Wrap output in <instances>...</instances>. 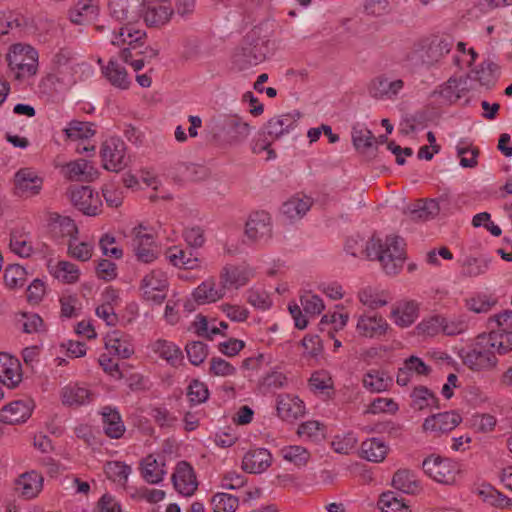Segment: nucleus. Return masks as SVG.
<instances>
[{
    "label": "nucleus",
    "mask_w": 512,
    "mask_h": 512,
    "mask_svg": "<svg viewBox=\"0 0 512 512\" xmlns=\"http://www.w3.org/2000/svg\"><path fill=\"white\" fill-rule=\"evenodd\" d=\"M345 251L354 257L378 260L389 275L397 274L405 261L404 240L399 236H387L384 243L375 236L366 242L362 238L350 237L346 240Z\"/></svg>",
    "instance_id": "nucleus-1"
},
{
    "label": "nucleus",
    "mask_w": 512,
    "mask_h": 512,
    "mask_svg": "<svg viewBox=\"0 0 512 512\" xmlns=\"http://www.w3.org/2000/svg\"><path fill=\"white\" fill-rule=\"evenodd\" d=\"M273 24L263 21L251 29L244 37L241 46L233 55V64L243 71L266 60L271 53L270 37Z\"/></svg>",
    "instance_id": "nucleus-2"
},
{
    "label": "nucleus",
    "mask_w": 512,
    "mask_h": 512,
    "mask_svg": "<svg viewBox=\"0 0 512 512\" xmlns=\"http://www.w3.org/2000/svg\"><path fill=\"white\" fill-rule=\"evenodd\" d=\"M454 41L450 36H432L416 42L406 56V61L413 68L430 69L450 53Z\"/></svg>",
    "instance_id": "nucleus-3"
},
{
    "label": "nucleus",
    "mask_w": 512,
    "mask_h": 512,
    "mask_svg": "<svg viewBox=\"0 0 512 512\" xmlns=\"http://www.w3.org/2000/svg\"><path fill=\"white\" fill-rule=\"evenodd\" d=\"M216 140L239 144L250 134V125L237 115L213 117L207 125Z\"/></svg>",
    "instance_id": "nucleus-4"
},
{
    "label": "nucleus",
    "mask_w": 512,
    "mask_h": 512,
    "mask_svg": "<svg viewBox=\"0 0 512 512\" xmlns=\"http://www.w3.org/2000/svg\"><path fill=\"white\" fill-rule=\"evenodd\" d=\"M495 335L496 333L494 331L488 336L479 335L471 349L467 351L462 350L460 357L463 364L473 371L493 368L497 363V358L490 348H495L496 346V341L494 340Z\"/></svg>",
    "instance_id": "nucleus-5"
},
{
    "label": "nucleus",
    "mask_w": 512,
    "mask_h": 512,
    "mask_svg": "<svg viewBox=\"0 0 512 512\" xmlns=\"http://www.w3.org/2000/svg\"><path fill=\"white\" fill-rule=\"evenodd\" d=\"M8 66L16 71V77H25L36 74L38 66V52L30 45L14 44L6 56Z\"/></svg>",
    "instance_id": "nucleus-6"
},
{
    "label": "nucleus",
    "mask_w": 512,
    "mask_h": 512,
    "mask_svg": "<svg viewBox=\"0 0 512 512\" xmlns=\"http://www.w3.org/2000/svg\"><path fill=\"white\" fill-rule=\"evenodd\" d=\"M423 471L438 483L453 485L460 473L457 462L450 458H442L439 455H430L423 460Z\"/></svg>",
    "instance_id": "nucleus-7"
},
{
    "label": "nucleus",
    "mask_w": 512,
    "mask_h": 512,
    "mask_svg": "<svg viewBox=\"0 0 512 512\" xmlns=\"http://www.w3.org/2000/svg\"><path fill=\"white\" fill-rule=\"evenodd\" d=\"M125 150V143L119 138H110L103 142L100 154L104 169L121 171L127 165Z\"/></svg>",
    "instance_id": "nucleus-8"
},
{
    "label": "nucleus",
    "mask_w": 512,
    "mask_h": 512,
    "mask_svg": "<svg viewBox=\"0 0 512 512\" xmlns=\"http://www.w3.org/2000/svg\"><path fill=\"white\" fill-rule=\"evenodd\" d=\"M35 408L32 399L14 400L0 410V422L4 424H19L26 422Z\"/></svg>",
    "instance_id": "nucleus-9"
},
{
    "label": "nucleus",
    "mask_w": 512,
    "mask_h": 512,
    "mask_svg": "<svg viewBox=\"0 0 512 512\" xmlns=\"http://www.w3.org/2000/svg\"><path fill=\"white\" fill-rule=\"evenodd\" d=\"M245 234L253 242L269 239L272 235L270 214L266 211L251 213L245 225Z\"/></svg>",
    "instance_id": "nucleus-10"
},
{
    "label": "nucleus",
    "mask_w": 512,
    "mask_h": 512,
    "mask_svg": "<svg viewBox=\"0 0 512 512\" xmlns=\"http://www.w3.org/2000/svg\"><path fill=\"white\" fill-rule=\"evenodd\" d=\"M70 199L73 205L87 216H96L102 206L101 200L93 195L90 186H74L70 188Z\"/></svg>",
    "instance_id": "nucleus-11"
},
{
    "label": "nucleus",
    "mask_w": 512,
    "mask_h": 512,
    "mask_svg": "<svg viewBox=\"0 0 512 512\" xmlns=\"http://www.w3.org/2000/svg\"><path fill=\"white\" fill-rule=\"evenodd\" d=\"M171 480L175 490L186 497L193 495L198 487L194 469L187 461L177 463Z\"/></svg>",
    "instance_id": "nucleus-12"
},
{
    "label": "nucleus",
    "mask_w": 512,
    "mask_h": 512,
    "mask_svg": "<svg viewBox=\"0 0 512 512\" xmlns=\"http://www.w3.org/2000/svg\"><path fill=\"white\" fill-rule=\"evenodd\" d=\"M14 185L18 196H34L40 193L43 179L32 168H21L15 173Z\"/></svg>",
    "instance_id": "nucleus-13"
},
{
    "label": "nucleus",
    "mask_w": 512,
    "mask_h": 512,
    "mask_svg": "<svg viewBox=\"0 0 512 512\" xmlns=\"http://www.w3.org/2000/svg\"><path fill=\"white\" fill-rule=\"evenodd\" d=\"M143 230H146V227L142 224L134 227L132 230L134 236L132 242L133 251L139 261L150 263L157 258V253L153 249L154 237L152 234L142 233Z\"/></svg>",
    "instance_id": "nucleus-14"
},
{
    "label": "nucleus",
    "mask_w": 512,
    "mask_h": 512,
    "mask_svg": "<svg viewBox=\"0 0 512 512\" xmlns=\"http://www.w3.org/2000/svg\"><path fill=\"white\" fill-rule=\"evenodd\" d=\"M144 0H109L110 15L119 21L135 22L141 18Z\"/></svg>",
    "instance_id": "nucleus-15"
},
{
    "label": "nucleus",
    "mask_w": 512,
    "mask_h": 512,
    "mask_svg": "<svg viewBox=\"0 0 512 512\" xmlns=\"http://www.w3.org/2000/svg\"><path fill=\"white\" fill-rule=\"evenodd\" d=\"M253 276L252 270L244 265L227 264L220 273L221 289H238L248 283Z\"/></svg>",
    "instance_id": "nucleus-16"
},
{
    "label": "nucleus",
    "mask_w": 512,
    "mask_h": 512,
    "mask_svg": "<svg viewBox=\"0 0 512 512\" xmlns=\"http://www.w3.org/2000/svg\"><path fill=\"white\" fill-rule=\"evenodd\" d=\"M462 421L460 414L455 411L441 412L427 417L423 423L425 431L448 433L456 428Z\"/></svg>",
    "instance_id": "nucleus-17"
},
{
    "label": "nucleus",
    "mask_w": 512,
    "mask_h": 512,
    "mask_svg": "<svg viewBox=\"0 0 512 512\" xmlns=\"http://www.w3.org/2000/svg\"><path fill=\"white\" fill-rule=\"evenodd\" d=\"M22 380L19 360L8 353L0 352V381L9 388H15Z\"/></svg>",
    "instance_id": "nucleus-18"
},
{
    "label": "nucleus",
    "mask_w": 512,
    "mask_h": 512,
    "mask_svg": "<svg viewBox=\"0 0 512 512\" xmlns=\"http://www.w3.org/2000/svg\"><path fill=\"white\" fill-rule=\"evenodd\" d=\"M300 112L287 113L278 117L271 118L262 129L263 135H268L273 139H278L292 129L300 118Z\"/></svg>",
    "instance_id": "nucleus-19"
},
{
    "label": "nucleus",
    "mask_w": 512,
    "mask_h": 512,
    "mask_svg": "<svg viewBox=\"0 0 512 512\" xmlns=\"http://www.w3.org/2000/svg\"><path fill=\"white\" fill-rule=\"evenodd\" d=\"M272 462V456L267 449L257 448L248 451L242 460V469L248 473L258 474L265 471Z\"/></svg>",
    "instance_id": "nucleus-20"
},
{
    "label": "nucleus",
    "mask_w": 512,
    "mask_h": 512,
    "mask_svg": "<svg viewBox=\"0 0 512 512\" xmlns=\"http://www.w3.org/2000/svg\"><path fill=\"white\" fill-rule=\"evenodd\" d=\"M388 327L386 320L377 314L362 315L357 322L359 334L370 338L384 335Z\"/></svg>",
    "instance_id": "nucleus-21"
},
{
    "label": "nucleus",
    "mask_w": 512,
    "mask_h": 512,
    "mask_svg": "<svg viewBox=\"0 0 512 512\" xmlns=\"http://www.w3.org/2000/svg\"><path fill=\"white\" fill-rule=\"evenodd\" d=\"M173 9L164 5H150L143 2L141 18L148 27H160L166 24L173 14Z\"/></svg>",
    "instance_id": "nucleus-22"
},
{
    "label": "nucleus",
    "mask_w": 512,
    "mask_h": 512,
    "mask_svg": "<svg viewBox=\"0 0 512 512\" xmlns=\"http://www.w3.org/2000/svg\"><path fill=\"white\" fill-rule=\"evenodd\" d=\"M404 82L401 79L389 81L384 77H377L369 85V94L376 99L392 98L403 88Z\"/></svg>",
    "instance_id": "nucleus-23"
},
{
    "label": "nucleus",
    "mask_w": 512,
    "mask_h": 512,
    "mask_svg": "<svg viewBox=\"0 0 512 512\" xmlns=\"http://www.w3.org/2000/svg\"><path fill=\"white\" fill-rule=\"evenodd\" d=\"M105 347L108 350H113L115 355L123 359L129 358L134 353L128 336L119 330H113L106 335Z\"/></svg>",
    "instance_id": "nucleus-24"
},
{
    "label": "nucleus",
    "mask_w": 512,
    "mask_h": 512,
    "mask_svg": "<svg viewBox=\"0 0 512 512\" xmlns=\"http://www.w3.org/2000/svg\"><path fill=\"white\" fill-rule=\"evenodd\" d=\"M101 414L105 434L113 439L122 437L125 432V426L120 413L115 408L106 406Z\"/></svg>",
    "instance_id": "nucleus-25"
},
{
    "label": "nucleus",
    "mask_w": 512,
    "mask_h": 512,
    "mask_svg": "<svg viewBox=\"0 0 512 512\" xmlns=\"http://www.w3.org/2000/svg\"><path fill=\"white\" fill-rule=\"evenodd\" d=\"M43 486V478L35 471L22 474L16 481V490L20 491L25 499L37 496Z\"/></svg>",
    "instance_id": "nucleus-26"
},
{
    "label": "nucleus",
    "mask_w": 512,
    "mask_h": 512,
    "mask_svg": "<svg viewBox=\"0 0 512 512\" xmlns=\"http://www.w3.org/2000/svg\"><path fill=\"white\" fill-rule=\"evenodd\" d=\"M152 350L173 367L181 364L184 358L181 349L176 344L164 339L155 341Z\"/></svg>",
    "instance_id": "nucleus-27"
},
{
    "label": "nucleus",
    "mask_w": 512,
    "mask_h": 512,
    "mask_svg": "<svg viewBox=\"0 0 512 512\" xmlns=\"http://www.w3.org/2000/svg\"><path fill=\"white\" fill-rule=\"evenodd\" d=\"M60 395L62 404L65 406H81L89 403L92 399L90 390L77 384L63 387Z\"/></svg>",
    "instance_id": "nucleus-28"
},
{
    "label": "nucleus",
    "mask_w": 512,
    "mask_h": 512,
    "mask_svg": "<svg viewBox=\"0 0 512 512\" xmlns=\"http://www.w3.org/2000/svg\"><path fill=\"white\" fill-rule=\"evenodd\" d=\"M439 211L440 206L436 199H426L418 200L407 213L411 220L426 221L438 215Z\"/></svg>",
    "instance_id": "nucleus-29"
},
{
    "label": "nucleus",
    "mask_w": 512,
    "mask_h": 512,
    "mask_svg": "<svg viewBox=\"0 0 512 512\" xmlns=\"http://www.w3.org/2000/svg\"><path fill=\"white\" fill-rule=\"evenodd\" d=\"M388 452V446L379 438H371L362 442L360 456L370 462H382Z\"/></svg>",
    "instance_id": "nucleus-30"
},
{
    "label": "nucleus",
    "mask_w": 512,
    "mask_h": 512,
    "mask_svg": "<svg viewBox=\"0 0 512 512\" xmlns=\"http://www.w3.org/2000/svg\"><path fill=\"white\" fill-rule=\"evenodd\" d=\"M192 296L198 305L216 302L223 298V289L215 288L214 279H207L203 281L197 288L194 289Z\"/></svg>",
    "instance_id": "nucleus-31"
},
{
    "label": "nucleus",
    "mask_w": 512,
    "mask_h": 512,
    "mask_svg": "<svg viewBox=\"0 0 512 512\" xmlns=\"http://www.w3.org/2000/svg\"><path fill=\"white\" fill-rule=\"evenodd\" d=\"M466 91H468L466 78H450L441 87L439 94L446 102L452 104L457 102Z\"/></svg>",
    "instance_id": "nucleus-32"
},
{
    "label": "nucleus",
    "mask_w": 512,
    "mask_h": 512,
    "mask_svg": "<svg viewBox=\"0 0 512 512\" xmlns=\"http://www.w3.org/2000/svg\"><path fill=\"white\" fill-rule=\"evenodd\" d=\"M102 72L113 86L120 89L129 88L130 81L127 71L116 60L110 59L107 66L103 67Z\"/></svg>",
    "instance_id": "nucleus-33"
},
{
    "label": "nucleus",
    "mask_w": 512,
    "mask_h": 512,
    "mask_svg": "<svg viewBox=\"0 0 512 512\" xmlns=\"http://www.w3.org/2000/svg\"><path fill=\"white\" fill-rule=\"evenodd\" d=\"M97 11L98 7L95 3L79 0L76 7L69 10V19L76 25H86Z\"/></svg>",
    "instance_id": "nucleus-34"
},
{
    "label": "nucleus",
    "mask_w": 512,
    "mask_h": 512,
    "mask_svg": "<svg viewBox=\"0 0 512 512\" xmlns=\"http://www.w3.org/2000/svg\"><path fill=\"white\" fill-rule=\"evenodd\" d=\"M141 473L144 480L150 484H158L163 480L166 470L164 469L165 463H162V467H159L157 459L153 455H148L141 462Z\"/></svg>",
    "instance_id": "nucleus-35"
},
{
    "label": "nucleus",
    "mask_w": 512,
    "mask_h": 512,
    "mask_svg": "<svg viewBox=\"0 0 512 512\" xmlns=\"http://www.w3.org/2000/svg\"><path fill=\"white\" fill-rule=\"evenodd\" d=\"M391 316L395 318V323L398 326L408 327L418 317V304L415 301H408L393 309Z\"/></svg>",
    "instance_id": "nucleus-36"
},
{
    "label": "nucleus",
    "mask_w": 512,
    "mask_h": 512,
    "mask_svg": "<svg viewBox=\"0 0 512 512\" xmlns=\"http://www.w3.org/2000/svg\"><path fill=\"white\" fill-rule=\"evenodd\" d=\"M145 38V31L134 29L132 22H128V24L119 30V33L115 36V40H112L111 43L118 46L125 43L143 46Z\"/></svg>",
    "instance_id": "nucleus-37"
},
{
    "label": "nucleus",
    "mask_w": 512,
    "mask_h": 512,
    "mask_svg": "<svg viewBox=\"0 0 512 512\" xmlns=\"http://www.w3.org/2000/svg\"><path fill=\"white\" fill-rule=\"evenodd\" d=\"M392 486L406 494H414L419 488V483L410 470L400 469L392 478Z\"/></svg>",
    "instance_id": "nucleus-38"
},
{
    "label": "nucleus",
    "mask_w": 512,
    "mask_h": 512,
    "mask_svg": "<svg viewBox=\"0 0 512 512\" xmlns=\"http://www.w3.org/2000/svg\"><path fill=\"white\" fill-rule=\"evenodd\" d=\"M311 207L309 198H292L282 204L281 212L289 220H295L303 217Z\"/></svg>",
    "instance_id": "nucleus-39"
},
{
    "label": "nucleus",
    "mask_w": 512,
    "mask_h": 512,
    "mask_svg": "<svg viewBox=\"0 0 512 512\" xmlns=\"http://www.w3.org/2000/svg\"><path fill=\"white\" fill-rule=\"evenodd\" d=\"M352 142L355 149L365 153L374 145L375 136L372 131L362 125H355L351 132Z\"/></svg>",
    "instance_id": "nucleus-40"
},
{
    "label": "nucleus",
    "mask_w": 512,
    "mask_h": 512,
    "mask_svg": "<svg viewBox=\"0 0 512 512\" xmlns=\"http://www.w3.org/2000/svg\"><path fill=\"white\" fill-rule=\"evenodd\" d=\"M499 69L498 65L492 61H484L481 63L480 68L473 71L475 74L474 79L477 80L481 86L492 88L496 83L495 72Z\"/></svg>",
    "instance_id": "nucleus-41"
},
{
    "label": "nucleus",
    "mask_w": 512,
    "mask_h": 512,
    "mask_svg": "<svg viewBox=\"0 0 512 512\" xmlns=\"http://www.w3.org/2000/svg\"><path fill=\"white\" fill-rule=\"evenodd\" d=\"M384 373L379 370H370L363 377V385L371 392H382L388 389L392 379L384 377Z\"/></svg>",
    "instance_id": "nucleus-42"
},
{
    "label": "nucleus",
    "mask_w": 512,
    "mask_h": 512,
    "mask_svg": "<svg viewBox=\"0 0 512 512\" xmlns=\"http://www.w3.org/2000/svg\"><path fill=\"white\" fill-rule=\"evenodd\" d=\"M168 258L174 266L179 268L194 269L198 266V259L193 256L192 251H184L174 247L169 249Z\"/></svg>",
    "instance_id": "nucleus-43"
},
{
    "label": "nucleus",
    "mask_w": 512,
    "mask_h": 512,
    "mask_svg": "<svg viewBox=\"0 0 512 512\" xmlns=\"http://www.w3.org/2000/svg\"><path fill=\"white\" fill-rule=\"evenodd\" d=\"M27 272L24 267L19 264L8 265L4 270V282L11 289L24 286Z\"/></svg>",
    "instance_id": "nucleus-44"
},
{
    "label": "nucleus",
    "mask_w": 512,
    "mask_h": 512,
    "mask_svg": "<svg viewBox=\"0 0 512 512\" xmlns=\"http://www.w3.org/2000/svg\"><path fill=\"white\" fill-rule=\"evenodd\" d=\"M66 136L71 140L88 139L95 134L93 123L72 120L64 129Z\"/></svg>",
    "instance_id": "nucleus-45"
},
{
    "label": "nucleus",
    "mask_w": 512,
    "mask_h": 512,
    "mask_svg": "<svg viewBox=\"0 0 512 512\" xmlns=\"http://www.w3.org/2000/svg\"><path fill=\"white\" fill-rule=\"evenodd\" d=\"M490 262L491 259L484 256L479 258L467 257L462 265V274L469 277H476L484 274L488 270Z\"/></svg>",
    "instance_id": "nucleus-46"
},
{
    "label": "nucleus",
    "mask_w": 512,
    "mask_h": 512,
    "mask_svg": "<svg viewBox=\"0 0 512 512\" xmlns=\"http://www.w3.org/2000/svg\"><path fill=\"white\" fill-rule=\"evenodd\" d=\"M51 273L62 282L71 284L77 282L80 271L78 267L71 262L59 261Z\"/></svg>",
    "instance_id": "nucleus-47"
},
{
    "label": "nucleus",
    "mask_w": 512,
    "mask_h": 512,
    "mask_svg": "<svg viewBox=\"0 0 512 512\" xmlns=\"http://www.w3.org/2000/svg\"><path fill=\"white\" fill-rule=\"evenodd\" d=\"M214 512H235L239 506L238 497L228 493H216L211 499Z\"/></svg>",
    "instance_id": "nucleus-48"
},
{
    "label": "nucleus",
    "mask_w": 512,
    "mask_h": 512,
    "mask_svg": "<svg viewBox=\"0 0 512 512\" xmlns=\"http://www.w3.org/2000/svg\"><path fill=\"white\" fill-rule=\"evenodd\" d=\"M185 351L189 362L194 366H199L208 355V346L202 341H192L186 344Z\"/></svg>",
    "instance_id": "nucleus-49"
},
{
    "label": "nucleus",
    "mask_w": 512,
    "mask_h": 512,
    "mask_svg": "<svg viewBox=\"0 0 512 512\" xmlns=\"http://www.w3.org/2000/svg\"><path fill=\"white\" fill-rule=\"evenodd\" d=\"M285 460L297 467L305 466L310 458V453L302 446H288L281 450Z\"/></svg>",
    "instance_id": "nucleus-50"
},
{
    "label": "nucleus",
    "mask_w": 512,
    "mask_h": 512,
    "mask_svg": "<svg viewBox=\"0 0 512 512\" xmlns=\"http://www.w3.org/2000/svg\"><path fill=\"white\" fill-rule=\"evenodd\" d=\"M463 143V140L460 141L456 147L457 155L460 157V165L463 168H474L478 164L477 157L480 154V150L478 147H473L470 144L462 146Z\"/></svg>",
    "instance_id": "nucleus-51"
},
{
    "label": "nucleus",
    "mask_w": 512,
    "mask_h": 512,
    "mask_svg": "<svg viewBox=\"0 0 512 512\" xmlns=\"http://www.w3.org/2000/svg\"><path fill=\"white\" fill-rule=\"evenodd\" d=\"M497 299L486 294H477L466 300V307L475 313H486L496 305Z\"/></svg>",
    "instance_id": "nucleus-52"
},
{
    "label": "nucleus",
    "mask_w": 512,
    "mask_h": 512,
    "mask_svg": "<svg viewBox=\"0 0 512 512\" xmlns=\"http://www.w3.org/2000/svg\"><path fill=\"white\" fill-rule=\"evenodd\" d=\"M443 323H446V318L440 315H433L421 321L416 329L419 334L434 336L441 331L443 332Z\"/></svg>",
    "instance_id": "nucleus-53"
},
{
    "label": "nucleus",
    "mask_w": 512,
    "mask_h": 512,
    "mask_svg": "<svg viewBox=\"0 0 512 512\" xmlns=\"http://www.w3.org/2000/svg\"><path fill=\"white\" fill-rule=\"evenodd\" d=\"M187 396L191 404L204 403L209 397V390L205 383L193 380L187 388Z\"/></svg>",
    "instance_id": "nucleus-54"
},
{
    "label": "nucleus",
    "mask_w": 512,
    "mask_h": 512,
    "mask_svg": "<svg viewBox=\"0 0 512 512\" xmlns=\"http://www.w3.org/2000/svg\"><path fill=\"white\" fill-rule=\"evenodd\" d=\"M398 404L391 398H375L367 410L366 414H378V413H391L394 414L398 411Z\"/></svg>",
    "instance_id": "nucleus-55"
},
{
    "label": "nucleus",
    "mask_w": 512,
    "mask_h": 512,
    "mask_svg": "<svg viewBox=\"0 0 512 512\" xmlns=\"http://www.w3.org/2000/svg\"><path fill=\"white\" fill-rule=\"evenodd\" d=\"M403 498H398L393 491L383 492L378 500V508L385 512H397L403 507Z\"/></svg>",
    "instance_id": "nucleus-56"
},
{
    "label": "nucleus",
    "mask_w": 512,
    "mask_h": 512,
    "mask_svg": "<svg viewBox=\"0 0 512 512\" xmlns=\"http://www.w3.org/2000/svg\"><path fill=\"white\" fill-rule=\"evenodd\" d=\"M10 248L14 253L25 258L31 256L33 252L32 244L16 232L11 233Z\"/></svg>",
    "instance_id": "nucleus-57"
},
{
    "label": "nucleus",
    "mask_w": 512,
    "mask_h": 512,
    "mask_svg": "<svg viewBox=\"0 0 512 512\" xmlns=\"http://www.w3.org/2000/svg\"><path fill=\"white\" fill-rule=\"evenodd\" d=\"M430 396H432V391L428 387L422 385L416 386L411 393L412 408L416 410H423L430 406Z\"/></svg>",
    "instance_id": "nucleus-58"
},
{
    "label": "nucleus",
    "mask_w": 512,
    "mask_h": 512,
    "mask_svg": "<svg viewBox=\"0 0 512 512\" xmlns=\"http://www.w3.org/2000/svg\"><path fill=\"white\" fill-rule=\"evenodd\" d=\"M286 383L287 377L283 373L279 371H272L263 377L260 386L264 392H269L271 390L284 387Z\"/></svg>",
    "instance_id": "nucleus-59"
},
{
    "label": "nucleus",
    "mask_w": 512,
    "mask_h": 512,
    "mask_svg": "<svg viewBox=\"0 0 512 512\" xmlns=\"http://www.w3.org/2000/svg\"><path fill=\"white\" fill-rule=\"evenodd\" d=\"M209 372L215 376H232L236 374V368L220 357H213L210 360Z\"/></svg>",
    "instance_id": "nucleus-60"
},
{
    "label": "nucleus",
    "mask_w": 512,
    "mask_h": 512,
    "mask_svg": "<svg viewBox=\"0 0 512 512\" xmlns=\"http://www.w3.org/2000/svg\"><path fill=\"white\" fill-rule=\"evenodd\" d=\"M95 272L99 279L106 282L114 280L118 275L117 265L108 259L99 260L95 267Z\"/></svg>",
    "instance_id": "nucleus-61"
},
{
    "label": "nucleus",
    "mask_w": 512,
    "mask_h": 512,
    "mask_svg": "<svg viewBox=\"0 0 512 512\" xmlns=\"http://www.w3.org/2000/svg\"><path fill=\"white\" fill-rule=\"evenodd\" d=\"M300 302L305 313L313 316L320 314L325 308L323 300L318 295H303Z\"/></svg>",
    "instance_id": "nucleus-62"
},
{
    "label": "nucleus",
    "mask_w": 512,
    "mask_h": 512,
    "mask_svg": "<svg viewBox=\"0 0 512 512\" xmlns=\"http://www.w3.org/2000/svg\"><path fill=\"white\" fill-rule=\"evenodd\" d=\"M18 322L22 325V331L27 334L39 332L43 325V319L35 313H22Z\"/></svg>",
    "instance_id": "nucleus-63"
},
{
    "label": "nucleus",
    "mask_w": 512,
    "mask_h": 512,
    "mask_svg": "<svg viewBox=\"0 0 512 512\" xmlns=\"http://www.w3.org/2000/svg\"><path fill=\"white\" fill-rule=\"evenodd\" d=\"M481 494L484 496V501L492 506L500 508L512 506V500L494 488L483 490Z\"/></svg>",
    "instance_id": "nucleus-64"
}]
</instances>
